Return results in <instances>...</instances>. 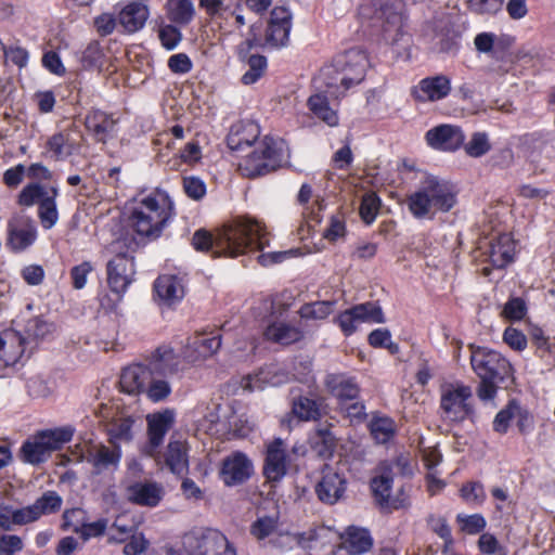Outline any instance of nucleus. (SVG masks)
Segmentation results:
<instances>
[{"mask_svg":"<svg viewBox=\"0 0 555 555\" xmlns=\"http://www.w3.org/2000/svg\"><path fill=\"white\" fill-rule=\"evenodd\" d=\"M268 244L266 227L251 218L234 220L224 225L216 236L199 229L192 237V245L197 251H211L215 257L235 258L249 251L262 250Z\"/></svg>","mask_w":555,"mask_h":555,"instance_id":"nucleus-1","label":"nucleus"},{"mask_svg":"<svg viewBox=\"0 0 555 555\" xmlns=\"http://www.w3.org/2000/svg\"><path fill=\"white\" fill-rule=\"evenodd\" d=\"M175 216V204L168 192L155 189L133 198L128 217L130 229L141 238H158Z\"/></svg>","mask_w":555,"mask_h":555,"instance_id":"nucleus-2","label":"nucleus"},{"mask_svg":"<svg viewBox=\"0 0 555 555\" xmlns=\"http://www.w3.org/2000/svg\"><path fill=\"white\" fill-rule=\"evenodd\" d=\"M370 67L367 53L362 49H350L337 55L333 62L325 65L315 83L324 86L332 96L339 99L353 86L361 83Z\"/></svg>","mask_w":555,"mask_h":555,"instance_id":"nucleus-3","label":"nucleus"},{"mask_svg":"<svg viewBox=\"0 0 555 555\" xmlns=\"http://www.w3.org/2000/svg\"><path fill=\"white\" fill-rule=\"evenodd\" d=\"M456 203V188L433 175H426L406 198L408 208L416 219H433L437 212L450 211Z\"/></svg>","mask_w":555,"mask_h":555,"instance_id":"nucleus-4","label":"nucleus"},{"mask_svg":"<svg viewBox=\"0 0 555 555\" xmlns=\"http://www.w3.org/2000/svg\"><path fill=\"white\" fill-rule=\"evenodd\" d=\"M259 309L264 312L263 335L268 340L289 345L302 338V331L286 322L287 308L284 304L268 298L261 301Z\"/></svg>","mask_w":555,"mask_h":555,"instance_id":"nucleus-5","label":"nucleus"},{"mask_svg":"<svg viewBox=\"0 0 555 555\" xmlns=\"http://www.w3.org/2000/svg\"><path fill=\"white\" fill-rule=\"evenodd\" d=\"M72 453L76 462H87L94 475L114 474L119 469L122 457L120 446L91 441L76 444Z\"/></svg>","mask_w":555,"mask_h":555,"instance_id":"nucleus-6","label":"nucleus"},{"mask_svg":"<svg viewBox=\"0 0 555 555\" xmlns=\"http://www.w3.org/2000/svg\"><path fill=\"white\" fill-rule=\"evenodd\" d=\"M472 388L461 382L444 383L440 386V412L442 421L449 424L464 422L473 413Z\"/></svg>","mask_w":555,"mask_h":555,"instance_id":"nucleus-7","label":"nucleus"},{"mask_svg":"<svg viewBox=\"0 0 555 555\" xmlns=\"http://www.w3.org/2000/svg\"><path fill=\"white\" fill-rule=\"evenodd\" d=\"M185 555H236L234 546L217 529H198L183 537Z\"/></svg>","mask_w":555,"mask_h":555,"instance_id":"nucleus-8","label":"nucleus"},{"mask_svg":"<svg viewBox=\"0 0 555 555\" xmlns=\"http://www.w3.org/2000/svg\"><path fill=\"white\" fill-rule=\"evenodd\" d=\"M198 7L223 35L240 30L246 24L241 0H198Z\"/></svg>","mask_w":555,"mask_h":555,"instance_id":"nucleus-9","label":"nucleus"},{"mask_svg":"<svg viewBox=\"0 0 555 555\" xmlns=\"http://www.w3.org/2000/svg\"><path fill=\"white\" fill-rule=\"evenodd\" d=\"M281 162V149L278 143L271 138H264L240 162L238 168L244 176L256 177L274 170Z\"/></svg>","mask_w":555,"mask_h":555,"instance_id":"nucleus-10","label":"nucleus"},{"mask_svg":"<svg viewBox=\"0 0 555 555\" xmlns=\"http://www.w3.org/2000/svg\"><path fill=\"white\" fill-rule=\"evenodd\" d=\"M470 364L479 378L504 379L512 372L511 363L498 351L472 347Z\"/></svg>","mask_w":555,"mask_h":555,"instance_id":"nucleus-11","label":"nucleus"},{"mask_svg":"<svg viewBox=\"0 0 555 555\" xmlns=\"http://www.w3.org/2000/svg\"><path fill=\"white\" fill-rule=\"evenodd\" d=\"M385 317L376 302L356 305L339 313L335 323L346 336L352 335L362 323H384Z\"/></svg>","mask_w":555,"mask_h":555,"instance_id":"nucleus-12","label":"nucleus"},{"mask_svg":"<svg viewBox=\"0 0 555 555\" xmlns=\"http://www.w3.org/2000/svg\"><path fill=\"white\" fill-rule=\"evenodd\" d=\"M463 129L453 124H441L426 131L425 141L429 147L440 152H455L465 142Z\"/></svg>","mask_w":555,"mask_h":555,"instance_id":"nucleus-13","label":"nucleus"},{"mask_svg":"<svg viewBox=\"0 0 555 555\" xmlns=\"http://www.w3.org/2000/svg\"><path fill=\"white\" fill-rule=\"evenodd\" d=\"M175 421L176 412L172 409H164L146 416L149 442L144 448V454L155 457L158 447L163 443Z\"/></svg>","mask_w":555,"mask_h":555,"instance_id":"nucleus-14","label":"nucleus"},{"mask_svg":"<svg viewBox=\"0 0 555 555\" xmlns=\"http://www.w3.org/2000/svg\"><path fill=\"white\" fill-rule=\"evenodd\" d=\"M134 273V261L132 257L119 254L108 261L107 282L111 291L117 295L118 300L131 284Z\"/></svg>","mask_w":555,"mask_h":555,"instance_id":"nucleus-15","label":"nucleus"},{"mask_svg":"<svg viewBox=\"0 0 555 555\" xmlns=\"http://www.w3.org/2000/svg\"><path fill=\"white\" fill-rule=\"evenodd\" d=\"M164 496V486L155 480H139L126 487V499L134 505L154 508L160 504Z\"/></svg>","mask_w":555,"mask_h":555,"instance_id":"nucleus-16","label":"nucleus"},{"mask_svg":"<svg viewBox=\"0 0 555 555\" xmlns=\"http://www.w3.org/2000/svg\"><path fill=\"white\" fill-rule=\"evenodd\" d=\"M254 472L251 461L243 452H233L222 460L219 477L228 487L241 485Z\"/></svg>","mask_w":555,"mask_h":555,"instance_id":"nucleus-17","label":"nucleus"},{"mask_svg":"<svg viewBox=\"0 0 555 555\" xmlns=\"http://www.w3.org/2000/svg\"><path fill=\"white\" fill-rule=\"evenodd\" d=\"M30 341L15 330L8 328L0 332V371L18 363L26 354Z\"/></svg>","mask_w":555,"mask_h":555,"instance_id":"nucleus-18","label":"nucleus"},{"mask_svg":"<svg viewBox=\"0 0 555 555\" xmlns=\"http://www.w3.org/2000/svg\"><path fill=\"white\" fill-rule=\"evenodd\" d=\"M289 456L285 442L276 438L267 446L263 474L269 481H280L287 473Z\"/></svg>","mask_w":555,"mask_h":555,"instance_id":"nucleus-19","label":"nucleus"},{"mask_svg":"<svg viewBox=\"0 0 555 555\" xmlns=\"http://www.w3.org/2000/svg\"><path fill=\"white\" fill-rule=\"evenodd\" d=\"M347 480L336 468L325 466L322 470L321 480L315 487L320 501L326 504L338 502L346 491Z\"/></svg>","mask_w":555,"mask_h":555,"instance_id":"nucleus-20","label":"nucleus"},{"mask_svg":"<svg viewBox=\"0 0 555 555\" xmlns=\"http://www.w3.org/2000/svg\"><path fill=\"white\" fill-rule=\"evenodd\" d=\"M451 92V80L446 75H436L423 78L413 87L412 95L415 101L437 102L446 99Z\"/></svg>","mask_w":555,"mask_h":555,"instance_id":"nucleus-21","label":"nucleus"},{"mask_svg":"<svg viewBox=\"0 0 555 555\" xmlns=\"http://www.w3.org/2000/svg\"><path fill=\"white\" fill-rule=\"evenodd\" d=\"M292 28V14L284 7H275L270 14L266 33L267 44L273 48L284 47L289 38Z\"/></svg>","mask_w":555,"mask_h":555,"instance_id":"nucleus-22","label":"nucleus"},{"mask_svg":"<svg viewBox=\"0 0 555 555\" xmlns=\"http://www.w3.org/2000/svg\"><path fill=\"white\" fill-rule=\"evenodd\" d=\"M150 16V8L144 0H132L124 4L118 13V25L127 34L141 30Z\"/></svg>","mask_w":555,"mask_h":555,"instance_id":"nucleus-23","label":"nucleus"},{"mask_svg":"<svg viewBox=\"0 0 555 555\" xmlns=\"http://www.w3.org/2000/svg\"><path fill=\"white\" fill-rule=\"evenodd\" d=\"M221 346L219 335L198 334L191 338L184 349V357L191 363H197L211 357Z\"/></svg>","mask_w":555,"mask_h":555,"instance_id":"nucleus-24","label":"nucleus"},{"mask_svg":"<svg viewBox=\"0 0 555 555\" xmlns=\"http://www.w3.org/2000/svg\"><path fill=\"white\" fill-rule=\"evenodd\" d=\"M38 231L31 219H24L17 223L9 224L8 246L14 253L29 248L36 242Z\"/></svg>","mask_w":555,"mask_h":555,"instance_id":"nucleus-25","label":"nucleus"},{"mask_svg":"<svg viewBox=\"0 0 555 555\" xmlns=\"http://www.w3.org/2000/svg\"><path fill=\"white\" fill-rule=\"evenodd\" d=\"M152 372L146 364H132L125 367L120 374L119 385L122 392L129 395L143 393Z\"/></svg>","mask_w":555,"mask_h":555,"instance_id":"nucleus-26","label":"nucleus"},{"mask_svg":"<svg viewBox=\"0 0 555 555\" xmlns=\"http://www.w3.org/2000/svg\"><path fill=\"white\" fill-rule=\"evenodd\" d=\"M288 380V376L281 372L275 364L261 369L255 375H247L242 378L241 387L246 391L262 390L267 386H279Z\"/></svg>","mask_w":555,"mask_h":555,"instance_id":"nucleus-27","label":"nucleus"},{"mask_svg":"<svg viewBox=\"0 0 555 555\" xmlns=\"http://www.w3.org/2000/svg\"><path fill=\"white\" fill-rule=\"evenodd\" d=\"M260 134L259 126L253 121H238L234 124L227 138L230 150L242 152L250 147Z\"/></svg>","mask_w":555,"mask_h":555,"instance_id":"nucleus-28","label":"nucleus"},{"mask_svg":"<svg viewBox=\"0 0 555 555\" xmlns=\"http://www.w3.org/2000/svg\"><path fill=\"white\" fill-rule=\"evenodd\" d=\"M152 374L170 377L179 372L180 359L170 346L158 347L147 363Z\"/></svg>","mask_w":555,"mask_h":555,"instance_id":"nucleus-29","label":"nucleus"},{"mask_svg":"<svg viewBox=\"0 0 555 555\" xmlns=\"http://www.w3.org/2000/svg\"><path fill=\"white\" fill-rule=\"evenodd\" d=\"M325 385L331 393L339 401V405H345L349 401L358 399L360 389L354 378L346 374H328L325 378Z\"/></svg>","mask_w":555,"mask_h":555,"instance_id":"nucleus-30","label":"nucleus"},{"mask_svg":"<svg viewBox=\"0 0 555 555\" xmlns=\"http://www.w3.org/2000/svg\"><path fill=\"white\" fill-rule=\"evenodd\" d=\"M154 291L159 302L172 306L184 297L182 281L172 274L160 275L154 283Z\"/></svg>","mask_w":555,"mask_h":555,"instance_id":"nucleus-31","label":"nucleus"},{"mask_svg":"<svg viewBox=\"0 0 555 555\" xmlns=\"http://www.w3.org/2000/svg\"><path fill=\"white\" fill-rule=\"evenodd\" d=\"M166 467L175 475L189 472V446L182 440H170L163 454Z\"/></svg>","mask_w":555,"mask_h":555,"instance_id":"nucleus-32","label":"nucleus"},{"mask_svg":"<svg viewBox=\"0 0 555 555\" xmlns=\"http://www.w3.org/2000/svg\"><path fill=\"white\" fill-rule=\"evenodd\" d=\"M392 477L390 473L376 476L371 481V489L379 506L384 508L399 509L408 505L405 499H391Z\"/></svg>","mask_w":555,"mask_h":555,"instance_id":"nucleus-33","label":"nucleus"},{"mask_svg":"<svg viewBox=\"0 0 555 555\" xmlns=\"http://www.w3.org/2000/svg\"><path fill=\"white\" fill-rule=\"evenodd\" d=\"M47 149L55 159L60 160L66 159L74 154H78L80 144L75 138V133L73 131L64 130L54 133L48 139Z\"/></svg>","mask_w":555,"mask_h":555,"instance_id":"nucleus-34","label":"nucleus"},{"mask_svg":"<svg viewBox=\"0 0 555 555\" xmlns=\"http://www.w3.org/2000/svg\"><path fill=\"white\" fill-rule=\"evenodd\" d=\"M343 547L350 555H363L373 547V538L367 529L350 526L341 535Z\"/></svg>","mask_w":555,"mask_h":555,"instance_id":"nucleus-35","label":"nucleus"},{"mask_svg":"<svg viewBox=\"0 0 555 555\" xmlns=\"http://www.w3.org/2000/svg\"><path fill=\"white\" fill-rule=\"evenodd\" d=\"M307 106L311 114L328 127L339 125L338 109L330 104L328 98L323 92H317L308 98Z\"/></svg>","mask_w":555,"mask_h":555,"instance_id":"nucleus-36","label":"nucleus"},{"mask_svg":"<svg viewBox=\"0 0 555 555\" xmlns=\"http://www.w3.org/2000/svg\"><path fill=\"white\" fill-rule=\"evenodd\" d=\"M515 253L516 244L512 235L504 233L491 243L489 259L493 267L504 268L514 260Z\"/></svg>","mask_w":555,"mask_h":555,"instance_id":"nucleus-37","label":"nucleus"},{"mask_svg":"<svg viewBox=\"0 0 555 555\" xmlns=\"http://www.w3.org/2000/svg\"><path fill=\"white\" fill-rule=\"evenodd\" d=\"M63 500L55 491H46L33 504L24 506L29 524L42 516L56 513L62 507Z\"/></svg>","mask_w":555,"mask_h":555,"instance_id":"nucleus-38","label":"nucleus"},{"mask_svg":"<svg viewBox=\"0 0 555 555\" xmlns=\"http://www.w3.org/2000/svg\"><path fill=\"white\" fill-rule=\"evenodd\" d=\"M115 125V119L100 109L89 112L86 117L87 129L101 142H105L112 137Z\"/></svg>","mask_w":555,"mask_h":555,"instance_id":"nucleus-39","label":"nucleus"},{"mask_svg":"<svg viewBox=\"0 0 555 555\" xmlns=\"http://www.w3.org/2000/svg\"><path fill=\"white\" fill-rule=\"evenodd\" d=\"M165 10L168 20L179 26L191 24L196 16L193 0H167Z\"/></svg>","mask_w":555,"mask_h":555,"instance_id":"nucleus-40","label":"nucleus"},{"mask_svg":"<svg viewBox=\"0 0 555 555\" xmlns=\"http://www.w3.org/2000/svg\"><path fill=\"white\" fill-rule=\"evenodd\" d=\"M74 434L75 428L70 425L37 433L38 437L51 453L60 450L65 443L69 442L74 437Z\"/></svg>","mask_w":555,"mask_h":555,"instance_id":"nucleus-41","label":"nucleus"},{"mask_svg":"<svg viewBox=\"0 0 555 555\" xmlns=\"http://www.w3.org/2000/svg\"><path fill=\"white\" fill-rule=\"evenodd\" d=\"M54 330L53 323H49L40 318L29 320L26 324L24 335L26 341H30V345H28L29 351L40 341L48 339L53 334Z\"/></svg>","mask_w":555,"mask_h":555,"instance_id":"nucleus-42","label":"nucleus"},{"mask_svg":"<svg viewBox=\"0 0 555 555\" xmlns=\"http://www.w3.org/2000/svg\"><path fill=\"white\" fill-rule=\"evenodd\" d=\"M310 444L319 456L330 457L335 450L336 438L328 426H320L310 436Z\"/></svg>","mask_w":555,"mask_h":555,"instance_id":"nucleus-43","label":"nucleus"},{"mask_svg":"<svg viewBox=\"0 0 555 555\" xmlns=\"http://www.w3.org/2000/svg\"><path fill=\"white\" fill-rule=\"evenodd\" d=\"M51 195L42 199L38 207V218L43 229H52L59 221V211L56 206V197L59 196L57 188L50 189Z\"/></svg>","mask_w":555,"mask_h":555,"instance_id":"nucleus-44","label":"nucleus"},{"mask_svg":"<svg viewBox=\"0 0 555 555\" xmlns=\"http://www.w3.org/2000/svg\"><path fill=\"white\" fill-rule=\"evenodd\" d=\"M134 421L130 417H120L112 422L107 428L108 441L113 446L130 442L133 438Z\"/></svg>","mask_w":555,"mask_h":555,"instance_id":"nucleus-45","label":"nucleus"},{"mask_svg":"<svg viewBox=\"0 0 555 555\" xmlns=\"http://www.w3.org/2000/svg\"><path fill=\"white\" fill-rule=\"evenodd\" d=\"M50 455L51 452L43 444L37 434L31 439L23 443L22 456L26 463L37 465L46 462Z\"/></svg>","mask_w":555,"mask_h":555,"instance_id":"nucleus-46","label":"nucleus"},{"mask_svg":"<svg viewBox=\"0 0 555 555\" xmlns=\"http://www.w3.org/2000/svg\"><path fill=\"white\" fill-rule=\"evenodd\" d=\"M171 391L172 387L168 377L152 374L143 393H145L150 401L158 403L165 401L171 395Z\"/></svg>","mask_w":555,"mask_h":555,"instance_id":"nucleus-47","label":"nucleus"},{"mask_svg":"<svg viewBox=\"0 0 555 555\" xmlns=\"http://www.w3.org/2000/svg\"><path fill=\"white\" fill-rule=\"evenodd\" d=\"M29 520L25 507H13L12 505H0V528L7 531L15 526L28 525Z\"/></svg>","mask_w":555,"mask_h":555,"instance_id":"nucleus-48","label":"nucleus"},{"mask_svg":"<svg viewBox=\"0 0 555 555\" xmlns=\"http://www.w3.org/2000/svg\"><path fill=\"white\" fill-rule=\"evenodd\" d=\"M334 308L335 301H314L304 305L299 309V315L307 321H323L333 313Z\"/></svg>","mask_w":555,"mask_h":555,"instance_id":"nucleus-49","label":"nucleus"},{"mask_svg":"<svg viewBox=\"0 0 555 555\" xmlns=\"http://www.w3.org/2000/svg\"><path fill=\"white\" fill-rule=\"evenodd\" d=\"M370 430L378 443H386L393 437L396 425L390 417L375 416L370 423Z\"/></svg>","mask_w":555,"mask_h":555,"instance_id":"nucleus-50","label":"nucleus"},{"mask_svg":"<svg viewBox=\"0 0 555 555\" xmlns=\"http://www.w3.org/2000/svg\"><path fill=\"white\" fill-rule=\"evenodd\" d=\"M173 23L162 21L157 25V36L163 46L168 51L176 49L182 40V33Z\"/></svg>","mask_w":555,"mask_h":555,"instance_id":"nucleus-51","label":"nucleus"},{"mask_svg":"<svg viewBox=\"0 0 555 555\" xmlns=\"http://www.w3.org/2000/svg\"><path fill=\"white\" fill-rule=\"evenodd\" d=\"M51 195L44 186L39 183H29L21 191L17 203L21 206L31 207L35 204L40 205L42 199Z\"/></svg>","mask_w":555,"mask_h":555,"instance_id":"nucleus-52","label":"nucleus"},{"mask_svg":"<svg viewBox=\"0 0 555 555\" xmlns=\"http://www.w3.org/2000/svg\"><path fill=\"white\" fill-rule=\"evenodd\" d=\"M279 531V519L275 516L259 517L253 525L250 532L258 540L273 539Z\"/></svg>","mask_w":555,"mask_h":555,"instance_id":"nucleus-53","label":"nucleus"},{"mask_svg":"<svg viewBox=\"0 0 555 555\" xmlns=\"http://www.w3.org/2000/svg\"><path fill=\"white\" fill-rule=\"evenodd\" d=\"M465 153L474 158L487 154L491 150V143L488 133L482 131L474 132L469 141L462 146Z\"/></svg>","mask_w":555,"mask_h":555,"instance_id":"nucleus-54","label":"nucleus"},{"mask_svg":"<svg viewBox=\"0 0 555 555\" xmlns=\"http://www.w3.org/2000/svg\"><path fill=\"white\" fill-rule=\"evenodd\" d=\"M292 412L300 421H312L320 416L318 403L306 397H301L294 401Z\"/></svg>","mask_w":555,"mask_h":555,"instance_id":"nucleus-55","label":"nucleus"},{"mask_svg":"<svg viewBox=\"0 0 555 555\" xmlns=\"http://www.w3.org/2000/svg\"><path fill=\"white\" fill-rule=\"evenodd\" d=\"M249 69L242 76L244 85H253L264 74L267 69V59L262 55H250L247 59Z\"/></svg>","mask_w":555,"mask_h":555,"instance_id":"nucleus-56","label":"nucleus"},{"mask_svg":"<svg viewBox=\"0 0 555 555\" xmlns=\"http://www.w3.org/2000/svg\"><path fill=\"white\" fill-rule=\"evenodd\" d=\"M504 0H466L468 10L477 15L493 16L501 11Z\"/></svg>","mask_w":555,"mask_h":555,"instance_id":"nucleus-57","label":"nucleus"},{"mask_svg":"<svg viewBox=\"0 0 555 555\" xmlns=\"http://www.w3.org/2000/svg\"><path fill=\"white\" fill-rule=\"evenodd\" d=\"M104 53L99 42H91L83 50L81 64L86 69L100 68L103 65Z\"/></svg>","mask_w":555,"mask_h":555,"instance_id":"nucleus-58","label":"nucleus"},{"mask_svg":"<svg viewBox=\"0 0 555 555\" xmlns=\"http://www.w3.org/2000/svg\"><path fill=\"white\" fill-rule=\"evenodd\" d=\"M501 314L508 321H520L527 314V304L520 297H512L505 302Z\"/></svg>","mask_w":555,"mask_h":555,"instance_id":"nucleus-59","label":"nucleus"},{"mask_svg":"<svg viewBox=\"0 0 555 555\" xmlns=\"http://www.w3.org/2000/svg\"><path fill=\"white\" fill-rule=\"evenodd\" d=\"M380 207V199L375 193H367L362 197L360 205V216L362 220L370 224L378 214Z\"/></svg>","mask_w":555,"mask_h":555,"instance_id":"nucleus-60","label":"nucleus"},{"mask_svg":"<svg viewBox=\"0 0 555 555\" xmlns=\"http://www.w3.org/2000/svg\"><path fill=\"white\" fill-rule=\"evenodd\" d=\"M456 519L461 527V530L468 534L479 533L485 529L487 525L485 517L480 514H459Z\"/></svg>","mask_w":555,"mask_h":555,"instance_id":"nucleus-61","label":"nucleus"},{"mask_svg":"<svg viewBox=\"0 0 555 555\" xmlns=\"http://www.w3.org/2000/svg\"><path fill=\"white\" fill-rule=\"evenodd\" d=\"M461 496L468 504L481 505L486 500L485 488L478 481L467 482L461 488Z\"/></svg>","mask_w":555,"mask_h":555,"instance_id":"nucleus-62","label":"nucleus"},{"mask_svg":"<svg viewBox=\"0 0 555 555\" xmlns=\"http://www.w3.org/2000/svg\"><path fill=\"white\" fill-rule=\"evenodd\" d=\"M24 547L25 543L22 537L13 533L0 535V555H18Z\"/></svg>","mask_w":555,"mask_h":555,"instance_id":"nucleus-63","label":"nucleus"},{"mask_svg":"<svg viewBox=\"0 0 555 555\" xmlns=\"http://www.w3.org/2000/svg\"><path fill=\"white\" fill-rule=\"evenodd\" d=\"M149 546L150 541L142 532H133L125 544L122 553L124 555H141L149 548Z\"/></svg>","mask_w":555,"mask_h":555,"instance_id":"nucleus-64","label":"nucleus"}]
</instances>
